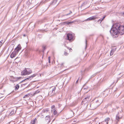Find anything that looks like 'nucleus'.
Wrapping results in <instances>:
<instances>
[{
  "instance_id": "27",
  "label": "nucleus",
  "mask_w": 124,
  "mask_h": 124,
  "mask_svg": "<svg viewBox=\"0 0 124 124\" xmlns=\"http://www.w3.org/2000/svg\"><path fill=\"white\" fill-rule=\"evenodd\" d=\"M53 114L54 115H56L57 114V111L56 110H54V112H53Z\"/></svg>"
},
{
  "instance_id": "16",
  "label": "nucleus",
  "mask_w": 124,
  "mask_h": 124,
  "mask_svg": "<svg viewBox=\"0 0 124 124\" xmlns=\"http://www.w3.org/2000/svg\"><path fill=\"white\" fill-rule=\"evenodd\" d=\"M29 51L27 50H25L24 51L25 53V55L26 56H27L29 54Z\"/></svg>"
},
{
  "instance_id": "5",
  "label": "nucleus",
  "mask_w": 124,
  "mask_h": 124,
  "mask_svg": "<svg viewBox=\"0 0 124 124\" xmlns=\"http://www.w3.org/2000/svg\"><path fill=\"white\" fill-rule=\"evenodd\" d=\"M21 78V77H14L13 76L11 77V80L15 82L18 81V80L20 79Z\"/></svg>"
},
{
  "instance_id": "39",
  "label": "nucleus",
  "mask_w": 124,
  "mask_h": 124,
  "mask_svg": "<svg viewBox=\"0 0 124 124\" xmlns=\"http://www.w3.org/2000/svg\"><path fill=\"white\" fill-rule=\"evenodd\" d=\"M86 44H87V40H86Z\"/></svg>"
},
{
  "instance_id": "9",
  "label": "nucleus",
  "mask_w": 124,
  "mask_h": 124,
  "mask_svg": "<svg viewBox=\"0 0 124 124\" xmlns=\"http://www.w3.org/2000/svg\"><path fill=\"white\" fill-rule=\"evenodd\" d=\"M37 75V74H34L33 75H31V76L29 77V78H27L25 79V80H24L23 81H22V82H23V81H24L25 80H26L27 79H30V80L31 79L35 77Z\"/></svg>"
},
{
  "instance_id": "15",
  "label": "nucleus",
  "mask_w": 124,
  "mask_h": 124,
  "mask_svg": "<svg viewBox=\"0 0 124 124\" xmlns=\"http://www.w3.org/2000/svg\"><path fill=\"white\" fill-rule=\"evenodd\" d=\"M27 75H28L31 74L32 72L31 70L29 69H26Z\"/></svg>"
},
{
  "instance_id": "36",
  "label": "nucleus",
  "mask_w": 124,
  "mask_h": 124,
  "mask_svg": "<svg viewBox=\"0 0 124 124\" xmlns=\"http://www.w3.org/2000/svg\"><path fill=\"white\" fill-rule=\"evenodd\" d=\"M46 49L45 47H43V49L44 50Z\"/></svg>"
},
{
  "instance_id": "26",
  "label": "nucleus",
  "mask_w": 124,
  "mask_h": 124,
  "mask_svg": "<svg viewBox=\"0 0 124 124\" xmlns=\"http://www.w3.org/2000/svg\"><path fill=\"white\" fill-rule=\"evenodd\" d=\"M113 50H112L111 51L110 54V55H112L113 54Z\"/></svg>"
},
{
  "instance_id": "41",
  "label": "nucleus",
  "mask_w": 124,
  "mask_h": 124,
  "mask_svg": "<svg viewBox=\"0 0 124 124\" xmlns=\"http://www.w3.org/2000/svg\"><path fill=\"white\" fill-rule=\"evenodd\" d=\"M69 50H72V49L71 48H70L69 49Z\"/></svg>"
},
{
  "instance_id": "18",
  "label": "nucleus",
  "mask_w": 124,
  "mask_h": 124,
  "mask_svg": "<svg viewBox=\"0 0 124 124\" xmlns=\"http://www.w3.org/2000/svg\"><path fill=\"white\" fill-rule=\"evenodd\" d=\"M15 90H17L19 88V86L18 85H16L15 86Z\"/></svg>"
},
{
  "instance_id": "2",
  "label": "nucleus",
  "mask_w": 124,
  "mask_h": 124,
  "mask_svg": "<svg viewBox=\"0 0 124 124\" xmlns=\"http://www.w3.org/2000/svg\"><path fill=\"white\" fill-rule=\"evenodd\" d=\"M103 100L101 98L97 97L95 98L93 100V102L97 107L99 106L103 102Z\"/></svg>"
},
{
  "instance_id": "35",
  "label": "nucleus",
  "mask_w": 124,
  "mask_h": 124,
  "mask_svg": "<svg viewBox=\"0 0 124 124\" xmlns=\"http://www.w3.org/2000/svg\"><path fill=\"white\" fill-rule=\"evenodd\" d=\"M2 44V42H1V41H0V45H1Z\"/></svg>"
},
{
  "instance_id": "32",
  "label": "nucleus",
  "mask_w": 124,
  "mask_h": 124,
  "mask_svg": "<svg viewBox=\"0 0 124 124\" xmlns=\"http://www.w3.org/2000/svg\"><path fill=\"white\" fill-rule=\"evenodd\" d=\"M39 91H35V93H39Z\"/></svg>"
},
{
  "instance_id": "10",
  "label": "nucleus",
  "mask_w": 124,
  "mask_h": 124,
  "mask_svg": "<svg viewBox=\"0 0 124 124\" xmlns=\"http://www.w3.org/2000/svg\"><path fill=\"white\" fill-rule=\"evenodd\" d=\"M96 18V17L94 16H93L92 17H91L88 18H87L86 20L87 21H90L91 20H93L95 19Z\"/></svg>"
},
{
  "instance_id": "38",
  "label": "nucleus",
  "mask_w": 124,
  "mask_h": 124,
  "mask_svg": "<svg viewBox=\"0 0 124 124\" xmlns=\"http://www.w3.org/2000/svg\"><path fill=\"white\" fill-rule=\"evenodd\" d=\"M78 81V79L76 81V83H77Z\"/></svg>"
},
{
  "instance_id": "14",
  "label": "nucleus",
  "mask_w": 124,
  "mask_h": 124,
  "mask_svg": "<svg viewBox=\"0 0 124 124\" xmlns=\"http://www.w3.org/2000/svg\"><path fill=\"white\" fill-rule=\"evenodd\" d=\"M37 119L36 118H35L34 119L32 120L31 121V124H35L36 123Z\"/></svg>"
},
{
  "instance_id": "33",
  "label": "nucleus",
  "mask_w": 124,
  "mask_h": 124,
  "mask_svg": "<svg viewBox=\"0 0 124 124\" xmlns=\"http://www.w3.org/2000/svg\"><path fill=\"white\" fill-rule=\"evenodd\" d=\"M64 46H65V47H67V48L68 49H69L68 47H67V46H66V45L65 44H64Z\"/></svg>"
},
{
  "instance_id": "21",
  "label": "nucleus",
  "mask_w": 124,
  "mask_h": 124,
  "mask_svg": "<svg viewBox=\"0 0 124 124\" xmlns=\"http://www.w3.org/2000/svg\"><path fill=\"white\" fill-rule=\"evenodd\" d=\"M57 1V0H54L52 2V4H55Z\"/></svg>"
},
{
  "instance_id": "22",
  "label": "nucleus",
  "mask_w": 124,
  "mask_h": 124,
  "mask_svg": "<svg viewBox=\"0 0 124 124\" xmlns=\"http://www.w3.org/2000/svg\"><path fill=\"white\" fill-rule=\"evenodd\" d=\"M105 16H104L102 18H100L98 20V21H101L100 22H101L104 19V18H105Z\"/></svg>"
},
{
  "instance_id": "24",
  "label": "nucleus",
  "mask_w": 124,
  "mask_h": 124,
  "mask_svg": "<svg viewBox=\"0 0 124 124\" xmlns=\"http://www.w3.org/2000/svg\"><path fill=\"white\" fill-rule=\"evenodd\" d=\"M120 118L119 117V116H118V115H117L116 116V120H117L118 121V119Z\"/></svg>"
},
{
  "instance_id": "12",
  "label": "nucleus",
  "mask_w": 124,
  "mask_h": 124,
  "mask_svg": "<svg viewBox=\"0 0 124 124\" xmlns=\"http://www.w3.org/2000/svg\"><path fill=\"white\" fill-rule=\"evenodd\" d=\"M55 87H54V88H50L49 89V93H53V91H54L55 89Z\"/></svg>"
},
{
  "instance_id": "11",
  "label": "nucleus",
  "mask_w": 124,
  "mask_h": 124,
  "mask_svg": "<svg viewBox=\"0 0 124 124\" xmlns=\"http://www.w3.org/2000/svg\"><path fill=\"white\" fill-rule=\"evenodd\" d=\"M110 121V119L108 117L105 119V121L103 122L104 123H105L106 124H108V122Z\"/></svg>"
},
{
  "instance_id": "25",
  "label": "nucleus",
  "mask_w": 124,
  "mask_h": 124,
  "mask_svg": "<svg viewBox=\"0 0 124 124\" xmlns=\"http://www.w3.org/2000/svg\"><path fill=\"white\" fill-rule=\"evenodd\" d=\"M49 118H50V116H46L45 118V119L46 120H48Z\"/></svg>"
},
{
  "instance_id": "23",
  "label": "nucleus",
  "mask_w": 124,
  "mask_h": 124,
  "mask_svg": "<svg viewBox=\"0 0 124 124\" xmlns=\"http://www.w3.org/2000/svg\"><path fill=\"white\" fill-rule=\"evenodd\" d=\"M72 13V12L71 11H70V13H69L68 14H66L65 15H62V17H63L64 16H68V15H70V14L71 13Z\"/></svg>"
},
{
  "instance_id": "34",
  "label": "nucleus",
  "mask_w": 124,
  "mask_h": 124,
  "mask_svg": "<svg viewBox=\"0 0 124 124\" xmlns=\"http://www.w3.org/2000/svg\"><path fill=\"white\" fill-rule=\"evenodd\" d=\"M64 64V63H61V65L62 66Z\"/></svg>"
},
{
  "instance_id": "17",
  "label": "nucleus",
  "mask_w": 124,
  "mask_h": 124,
  "mask_svg": "<svg viewBox=\"0 0 124 124\" xmlns=\"http://www.w3.org/2000/svg\"><path fill=\"white\" fill-rule=\"evenodd\" d=\"M14 112L15 110H12L11 112L9 114V116L12 115L14 114Z\"/></svg>"
},
{
  "instance_id": "6",
  "label": "nucleus",
  "mask_w": 124,
  "mask_h": 124,
  "mask_svg": "<svg viewBox=\"0 0 124 124\" xmlns=\"http://www.w3.org/2000/svg\"><path fill=\"white\" fill-rule=\"evenodd\" d=\"M89 97L90 96H87L85 98V99L83 100L82 102V103L85 104L89 100Z\"/></svg>"
},
{
  "instance_id": "20",
  "label": "nucleus",
  "mask_w": 124,
  "mask_h": 124,
  "mask_svg": "<svg viewBox=\"0 0 124 124\" xmlns=\"http://www.w3.org/2000/svg\"><path fill=\"white\" fill-rule=\"evenodd\" d=\"M75 22V21H72L71 22H66V24H71L74 23Z\"/></svg>"
},
{
  "instance_id": "13",
  "label": "nucleus",
  "mask_w": 124,
  "mask_h": 124,
  "mask_svg": "<svg viewBox=\"0 0 124 124\" xmlns=\"http://www.w3.org/2000/svg\"><path fill=\"white\" fill-rule=\"evenodd\" d=\"M21 75H27V73L26 72V69H25L24 70H23L21 72Z\"/></svg>"
},
{
  "instance_id": "44",
  "label": "nucleus",
  "mask_w": 124,
  "mask_h": 124,
  "mask_svg": "<svg viewBox=\"0 0 124 124\" xmlns=\"http://www.w3.org/2000/svg\"><path fill=\"white\" fill-rule=\"evenodd\" d=\"M99 124H100V123H99Z\"/></svg>"
},
{
  "instance_id": "37",
  "label": "nucleus",
  "mask_w": 124,
  "mask_h": 124,
  "mask_svg": "<svg viewBox=\"0 0 124 124\" xmlns=\"http://www.w3.org/2000/svg\"><path fill=\"white\" fill-rule=\"evenodd\" d=\"M71 113H73V115H74V112L72 111H71Z\"/></svg>"
},
{
  "instance_id": "7",
  "label": "nucleus",
  "mask_w": 124,
  "mask_h": 124,
  "mask_svg": "<svg viewBox=\"0 0 124 124\" xmlns=\"http://www.w3.org/2000/svg\"><path fill=\"white\" fill-rule=\"evenodd\" d=\"M17 54L18 53L17 52H16V51H14L10 54V57L11 58H12L15 57L16 54Z\"/></svg>"
},
{
  "instance_id": "3",
  "label": "nucleus",
  "mask_w": 124,
  "mask_h": 124,
  "mask_svg": "<svg viewBox=\"0 0 124 124\" xmlns=\"http://www.w3.org/2000/svg\"><path fill=\"white\" fill-rule=\"evenodd\" d=\"M73 36L72 34L68 33L67 34V39L71 41L73 40Z\"/></svg>"
},
{
  "instance_id": "40",
  "label": "nucleus",
  "mask_w": 124,
  "mask_h": 124,
  "mask_svg": "<svg viewBox=\"0 0 124 124\" xmlns=\"http://www.w3.org/2000/svg\"><path fill=\"white\" fill-rule=\"evenodd\" d=\"M23 36H26V35H25V34H24V35H23Z\"/></svg>"
},
{
  "instance_id": "42",
  "label": "nucleus",
  "mask_w": 124,
  "mask_h": 124,
  "mask_svg": "<svg viewBox=\"0 0 124 124\" xmlns=\"http://www.w3.org/2000/svg\"><path fill=\"white\" fill-rule=\"evenodd\" d=\"M123 15H124V12H123Z\"/></svg>"
},
{
  "instance_id": "29",
  "label": "nucleus",
  "mask_w": 124,
  "mask_h": 124,
  "mask_svg": "<svg viewBox=\"0 0 124 124\" xmlns=\"http://www.w3.org/2000/svg\"><path fill=\"white\" fill-rule=\"evenodd\" d=\"M50 57H48V62L49 63H50Z\"/></svg>"
},
{
  "instance_id": "1",
  "label": "nucleus",
  "mask_w": 124,
  "mask_h": 124,
  "mask_svg": "<svg viewBox=\"0 0 124 124\" xmlns=\"http://www.w3.org/2000/svg\"><path fill=\"white\" fill-rule=\"evenodd\" d=\"M110 31L113 35L116 37L118 36V34L122 35L124 34V26L115 23L113 25Z\"/></svg>"
},
{
  "instance_id": "43",
  "label": "nucleus",
  "mask_w": 124,
  "mask_h": 124,
  "mask_svg": "<svg viewBox=\"0 0 124 124\" xmlns=\"http://www.w3.org/2000/svg\"><path fill=\"white\" fill-rule=\"evenodd\" d=\"M87 106V107H89V105H88Z\"/></svg>"
},
{
  "instance_id": "8",
  "label": "nucleus",
  "mask_w": 124,
  "mask_h": 124,
  "mask_svg": "<svg viewBox=\"0 0 124 124\" xmlns=\"http://www.w3.org/2000/svg\"><path fill=\"white\" fill-rule=\"evenodd\" d=\"M21 47L20 45H19L15 49V51L18 53L19 51L21 50Z\"/></svg>"
},
{
  "instance_id": "4",
  "label": "nucleus",
  "mask_w": 124,
  "mask_h": 124,
  "mask_svg": "<svg viewBox=\"0 0 124 124\" xmlns=\"http://www.w3.org/2000/svg\"><path fill=\"white\" fill-rule=\"evenodd\" d=\"M89 106L90 107V109L91 110L94 109L97 107V106L93 102L91 103L90 105Z\"/></svg>"
},
{
  "instance_id": "30",
  "label": "nucleus",
  "mask_w": 124,
  "mask_h": 124,
  "mask_svg": "<svg viewBox=\"0 0 124 124\" xmlns=\"http://www.w3.org/2000/svg\"><path fill=\"white\" fill-rule=\"evenodd\" d=\"M48 111V110L47 109H45V110H44V112H47Z\"/></svg>"
},
{
  "instance_id": "28",
  "label": "nucleus",
  "mask_w": 124,
  "mask_h": 124,
  "mask_svg": "<svg viewBox=\"0 0 124 124\" xmlns=\"http://www.w3.org/2000/svg\"><path fill=\"white\" fill-rule=\"evenodd\" d=\"M64 55L65 56H67L68 54V53L66 52H64Z\"/></svg>"
},
{
  "instance_id": "31",
  "label": "nucleus",
  "mask_w": 124,
  "mask_h": 124,
  "mask_svg": "<svg viewBox=\"0 0 124 124\" xmlns=\"http://www.w3.org/2000/svg\"><path fill=\"white\" fill-rule=\"evenodd\" d=\"M55 107V106L54 105H53L52 106L51 108L52 109L53 108Z\"/></svg>"
},
{
  "instance_id": "19",
  "label": "nucleus",
  "mask_w": 124,
  "mask_h": 124,
  "mask_svg": "<svg viewBox=\"0 0 124 124\" xmlns=\"http://www.w3.org/2000/svg\"><path fill=\"white\" fill-rule=\"evenodd\" d=\"M30 95V94L29 93L28 94H26L23 97V98H26L29 97V96Z\"/></svg>"
}]
</instances>
